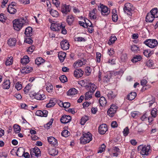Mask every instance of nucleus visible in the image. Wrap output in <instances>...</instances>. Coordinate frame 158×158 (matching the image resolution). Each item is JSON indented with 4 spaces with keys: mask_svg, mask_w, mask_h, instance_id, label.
I'll return each instance as SVG.
<instances>
[{
    "mask_svg": "<svg viewBox=\"0 0 158 158\" xmlns=\"http://www.w3.org/2000/svg\"><path fill=\"white\" fill-rule=\"evenodd\" d=\"M110 78L107 75H105L103 77V81L105 83H107L110 81Z\"/></svg>",
    "mask_w": 158,
    "mask_h": 158,
    "instance_id": "obj_64",
    "label": "nucleus"
},
{
    "mask_svg": "<svg viewBox=\"0 0 158 158\" xmlns=\"http://www.w3.org/2000/svg\"><path fill=\"white\" fill-rule=\"evenodd\" d=\"M117 109V106L116 105L112 104L111 105L110 108L107 111V113L110 116L113 117Z\"/></svg>",
    "mask_w": 158,
    "mask_h": 158,
    "instance_id": "obj_9",
    "label": "nucleus"
},
{
    "mask_svg": "<svg viewBox=\"0 0 158 158\" xmlns=\"http://www.w3.org/2000/svg\"><path fill=\"white\" fill-rule=\"evenodd\" d=\"M147 81L145 79L142 80L141 81V85L142 86H143V89L144 90H145L147 89L146 87H148V88L149 87V86L148 85L145 86L147 84Z\"/></svg>",
    "mask_w": 158,
    "mask_h": 158,
    "instance_id": "obj_36",
    "label": "nucleus"
},
{
    "mask_svg": "<svg viewBox=\"0 0 158 158\" xmlns=\"http://www.w3.org/2000/svg\"><path fill=\"white\" fill-rule=\"evenodd\" d=\"M35 64L38 65L44 63L45 60L41 57L37 58L35 60Z\"/></svg>",
    "mask_w": 158,
    "mask_h": 158,
    "instance_id": "obj_38",
    "label": "nucleus"
},
{
    "mask_svg": "<svg viewBox=\"0 0 158 158\" xmlns=\"http://www.w3.org/2000/svg\"><path fill=\"white\" fill-rule=\"evenodd\" d=\"M14 132L16 133H19L21 130V128L20 126L17 124H15L14 126Z\"/></svg>",
    "mask_w": 158,
    "mask_h": 158,
    "instance_id": "obj_48",
    "label": "nucleus"
},
{
    "mask_svg": "<svg viewBox=\"0 0 158 158\" xmlns=\"http://www.w3.org/2000/svg\"><path fill=\"white\" fill-rule=\"evenodd\" d=\"M31 70H32V67L26 66L23 68L21 71L23 73L27 74L29 73Z\"/></svg>",
    "mask_w": 158,
    "mask_h": 158,
    "instance_id": "obj_25",
    "label": "nucleus"
},
{
    "mask_svg": "<svg viewBox=\"0 0 158 158\" xmlns=\"http://www.w3.org/2000/svg\"><path fill=\"white\" fill-rule=\"evenodd\" d=\"M70 132L67 130H64L61 133V135L64 137H67L70 135Z\"/></svg>",
    "mask_w": 158,
    "mask_h": 158,
    "instance_id": "obj_53",
    "label": "nucleus"
},
{
    "mask_svg": "<svg viewBox=\"0 0 158 158\" xmlns=\"http://www.w3.org/2000/svg\"><path fill=\"white\" fill-rule=\"evenodd\" d=\"M96 11V9H93V11L89 12V16L90 18L93 19H96L97 17L95 12Z\"/></svg>",
    "mask_w": 158,
    "mask_h": 158,
    "instance_id": "obj_42",
    "label": "nucleus"
},
{
    "mask_svg": "<svg viewBox=\"0 0 158 158\" xmlns=\"http://www.w3.org/2000/svg\"><path fill=\"white\" fill-rule=\"evenodd\" d=\"M92 135L89 132L84 133L83 136L81 137L80 139L81 143L83 144H85L89 143L92 140Z\"/></svg>",
    "mask_w": 158,
    "mask_h": 158,
    "instance_id": "obj_3",
    "label": "nucleus"
},
{
    "mask_svg": "<svg viewBox=\"0 0 158 158\" xmlns=\"http://www.w3.org/2000/svg\"><path fill=\"white\" fill-rule=\"evenodd\" d=\"M136 96V93L135 92H131L127 95L126 99L129 101H132L135 98Z\"/></svg>",
    "mask_w": 158,
    "mask_h": 158,
    "instance_id": "obj_24",
    "label": "nucleus"
},
{
    "mask_svg": "<svg viewBox=\"0 0 158 158\" xmlns=\"http://www.w3.org/2000/svg\"><path fill=\"white\" fill-rule=\"evenodd\" d=\"M55 31H60L61 30V32L62 34L65 35L67 33V30L65 28L64 25H63L61 24L58 23V25L56 29H54Z\"/></svg>",
    "mask_w": 158,
    "mask_h": 158,
    "instance_id": "obj_12",
    "label": "nucleus"
},
{
    "mask_svg": "<svg viewBox=\"0 0 158 158\" xmlns=\"http://www.w3.org/2000/svg\"><path fill=\"white\" fill-rule=\"evenodd\" d=\"M146 65L148 67L152 68V69L155 68L153 61L151 60H149L147 61Z\"/></svg>",
    "mask_w": 158,
    "mask_h": 158,
    "instance_id": "obj_39",
    "label": "nucleus"
},
{
    "mask_svg": "<svg viewBox=\"0 0 158 158\" xmlns=\"http://www.w3.org/2000/svg\"><path fill=\"white\" fill-rule=\"evenodd\" d=\"M71 120V117L69 115H63L60 119L61 122L66 124L69 122Z\"/></svg>",
    "mask_w": 158,
    "mask_h": 158,
    "instance_id": "obj_11",
    "label": "nucleus"
},
{
    "mask_svg": "<svg viewBox=\"0 0 158 158\" xmlns=\"http://www.w3.org/2000/svg\"><path fill=\"white\" fill-rule=\"evenodd\" d=\"M130 49L134 53H137L140 51L139 47L135 44L131 45L130 46Z\"/></svg>",
    "mask_w": 158,
    "mask_h": 158,
    "instance_id": "obj_27",
    "label": "nucleus"
},
{
    "mask_svg": "<svg viewBox=\"0 0 158 158\" xmlns=\"http://www.w3.org/2000/svg\"><path fill=\"white\" fill-rule=\"evenodd\" d=\"M89 117L86 116L82 117L80 122V123L81 125H84L86 122L88 120Z\"/></svg>",
    "mask_w": 158,
    "mask_h": 158,
    "instance_id": "obj_45",
    "label": "nucleus"
},
{
    "mask_svg": "<svg viewBox=\"0 0 158 158\" xmlns=\"http://www.w3.org/2000/svg\"><path fill=\"white\" fill-rule=\"evenodd\" d=\"M33 29L32 27H28L25 29L24 34L27 37H30L32 35Z\"/></svg>",
    "mask_w": 158,
    "mask_h": 158,
    "instance_id": "obj_17",
    "label": "nucleus"
},
{
    "mask_svg": "<svg viewBox=\"0 0 158 158\" xmlns=\"http://www.w3.org/2000/svg\"><path fill=\"white\" fill-rule=\"evenodd\" d=\"M7 9V12L11 14H15L17 12L15 7H14L12 5H9Z\"/></svg>",
    "mask_w": 158,
    "mask_h": 158,
    "instance_id": "obj_20",
    "label": "nucleus"
},
{
    "mask_svg": "<svg viewBox=\"0 0 158 158\" xmlns=\"http://www.w3.org/2000/svg\"><path fill=\"white\" fill-rule=\"evenodd\" d=\"M106 146L104 144H102L101 147L99 148V149L98 151V153H101L105 150L106 148Z\"/></svg>",
    "mask_w": 158,
    "mask_h": 158,
    "instance_id": "obj_56",
    "label": "nucleus"
},
{
    "mask_svg": "<svg viewBox=\"0 0 158 158\" xmlns=\"http://www.w3.org/2000/svg\"><path fill=\"white\" fill-rule=\"evenodd\" d=\"M16 43V40L15 38H10L7 41V44L10 47L15 46Z\"/></svg>",
    "mask_w": 158,
    "mask_h": 158,
    "instance_id": "obj_22",
    "label": "nucleus"
},
{
    "mask_svg": "<svg viewBox=\"0 0 158 158\" xmlns=\"http://www.w3.org/2000/svg\"><path fill=\"white\" fill-rule=\"evenodd\" d=\"M32 84L30 83L28 84L24 89V91L25 94L27 93L28 91L31 89Z\"/></svg>",
    "mask_w": 158,
    "mask_h": 158,
    "instance_id": "obj_49",
    "label": "nucleus"
},
{
    "mask_svg": "<svg viewBox=\"0 0 158 158\" xmlns=\"http://www.w3.org/2000/svg\"><path fill=\"white\" fill-rule=\"evenodd\" d=\"M49 12L51 15L54 17H57L59 14L58 12L56 10L51 9L49 10Z\"/></svg>",
    "mask_w": 158,
    "mask_h": 158,
    "instance_id": "obj_33",
    "label": "nucleus"
},
{
    "mask_svg": "<svg viewBox=\"0 0 158 158\" xmlns=\"http://www.w3.org/2000/svg\"><path fill=\"white\" fill-rule=\"evenodd\" d=\"M60 45L61 48L64 50H67L69 47V43L66 40H64L60 43Z\"/></svg>",
    "mask_w": 158,
    "mask_h": 158,
    "instance_id": "obj_13",
    "label": "nucleus"
},
{
    "mask_svg": "<svg viewBox=\"0 0 158 158\" xmlns=\"http://www.w3.org/2000/svg\"><path fill=\"white\" fill-rule=\"evenodd\" d=\"M113 156L117 157L120 153V149L117 147H114L112 148Z\"/></svg>",
    "mask_w": 158,
    "mask_h": 158,
    "instance_id": "obj_29",
    "label": "nucleus"
},
{
    "mask_svg": "<svg viewBox=\"0 0 158 158\" xmlns=\"http://www.w3.org/2000/svg\"><path fill=\"white\" fill-rule=\"evenodd\" d=\"M10 82L9 80H6L2 84L3 88L5 89H8L10 88Z\"/></svg>",
    "mask_w": 158,
    "mask_h": 158,
    "instance_id": "obj_35",
    "label": "nucleus"
},
{
    "mask_svg": "<svg viewBox=\"0 0 158 158\" xmlns=\"http://www.w3.org/2000/svg\"><path fill=\"white\" fill-rule=\"evenodd\" d=\"M35 98L38 100H44L45 98V96L44 94H41L39 93H35Z\"/></svg>",
    "mask_w": 158,
    "mask_h": 158,
    "instance_id": "obj_30",
    "label": "nucleus"
},
{
    "mask_svg": "<svg viewBox=\"0 0 158 158\" xmlns=\"http://www.w3.org/2000/svg\"><path fill=\"white\" fill-rule=\"evenodd\" d=\"M85 60H83V61L81 60H78L77 61L75 62L74 63L73 66L74 68L81 67L83 65L85 64Z\"/></svg>",
    "mask_w": 158,
    "mask_h": 158,
    "instance_id": "obj_15",
    "label": "nucleus"
},
{
    "mask_svg": "<svg viewBox=\"0 0 158 158\" xmlns=\"http://www.w3.org/2000/svg\"><path fill=\"white\" fill-rule=\"evenodd\" d=\"M107 131V127L105 124H102L98 127V132L100 134H105Z\"/></svg>",
    "mask_w": 158,
    "mask_h": 158,
    "instance_id": "obj_10",
    "label": "nucleus"
},
{
    "mask_svg": "<svg viewBox=\"0 0 158 158\" xmlns=\"http://www.w3.org/2000/svg\"><path fill=\"white\" fill-rule=\"evenodd\" d=\"M60 103H61V105H60V106L61 107L63 106L65 108H68L70 106V103L68 102L63 103V102H60Z\"/></svg>",
    "mask_w": 158,
    "mask_h": 158,
    "instance_id": "obj_54",
    "label": "nucleus"
},
{
    "mask_svg": "<svg viewBox=\"0 0 158 158\" xmlns=\"http://www.w3.org/2000/svg\"><path fill=\"white\" fill-rule=\"evenodd\" d=\"M100 105L102 106H105L107 103V101L106 98L103 96L100 97L99 100Z\"/></svg>",
    "mask_w": 158,
    "mask_h": 158,
    "instance_id": "obj_32",
    "label": "nucleus"
},
{
    "mask_svg": "<svg viewBox=\"0 0 158 158\" xmlns=\"http://www.w3.org/2000/svg\"><path fill=\"white\" fill-rule=\"evenodd\" d=\"M71 10V6L69 5L62 4L61 7V11L64 16L70 12Z\"/></svg>",
    "mask_w": 158,
    "mask_h": 158,
    "instance_id": "obj_6",
    "label": "nucleus"
},
{
    "mask_svg": "<svg viewBox=\"0 0 158 158\" xmlns=\"http://www.w3.org/2000/svg\"><path fill=\"white\" fill-rule=\"evenodd\" d=\"M13 62V57H8L6 61V66H9L12 64Z\"/></svg>",
    "mask_w": 158,
    "mask_h": 158,
    "instance_id": "obj_47",
    "label": "nucleus"
},
{
    "mask_svg": "<svg viewBox=\"0 0 158 158\" xmlns=\"http://www.w3.org/2000/svg\"><path fill=\"white\" fill-rule=\"evenodd\" d=\"M75 20V17L72 15H69L67 16L66 21L68 24L71 26L73 24Z\"/></svg>",
    "mask_w": 158,
    "mask_h": 158,
    "instance_id": "obj_16",
    "label": "nucleus"
},
{
    "mask_svg": "<svg viewBox=\"0 0 158 158\" xmlns=\"http://www.w3.org/2000/svg\"><path fill=\"white\" fill-rule=\"evenodd\" d=\"M137 149L143 158H145L146 156H148L152 152L150 145H140L138 147Z\"/></svg>",
    "mask_w": 158,
    "mask_h": 158,
    "instance_id": "obj_1",
    "label": "nucleus"
},
{
    "mask_svg": "<svg viewBox=\"0 0 158 158\" xmlns=\"http://www.w3.org/2000/svg\"><path fill=\"white\" fill-rule=\"evenodd\" d=\"M117 39V38L116 37V36L115 35H112L109 40L108 44L109 45H111L112 44H114L115 41Z\"/></svg>",
    "mask_w": 158,
    "mask_h": 158,
    "instance_id": "obj_37",
    "label": "nucleus"
},
{
    "mask_svg": "<svg viewBox=\"0 0 158 158\" xmlns=\"http://www.w3.org/2000/svg\"><path fill=\"white\" fill-rule=\"evenodd\" d=\"M30 61L29 57L27 56H25L21 59V62L23 64H26Z\"/></svg>",
    "mask_w": 158,
    "mask_h": 158,
    "instance_id": "obj_28",
    "label": "nucleus"
},
{
    "mask_svg": "<svg viewBox=\"0 0 158 158\" xmlns=\"http://www.w3.org/2000/svg\"><path fill=\"white\" fill-rule=\"evenodd\" d=\"M25 152V149L23 147H20L17 150L16 155L17 156L19 157H22V154L21 155L20 152L23 153Z\"/></svg>",
    "mask_w": 158,
    "mask_h": 158,
    "instance_id": "obj_40",
    "label": "nucleus"
},
{
    "mask_svg": "<svg viewBox=\"0 0 158 158\" xmlns=\"http://www.w3.org/2000/svg\"><path fill=\"white\" fill-rule=\"evenodd\" d=\"M134 10V7L132 4L129 3L125 4L123 8L124 12L129 16H131L132 12Z\"/></svg>",
    "mask_w": 158,
    "mask_h": 158,
    "instance_id": "obj_4",
    "label": "nucleus"
},
{
    "mask_svg": "<svg viewBox=\"0 0 158 158\" xmlns=\"http://www.w3.org/2000/svg\"><path fill=\"white\" fill-rule=\"evenodd\" d=\"M129 133V130L128 127H126L123 131V135L124 136H127Z\"/></svg>",
    "mask_w": 158,
    "mask_h": 158,
    "instance_id": "obj_55",
    "label": "nucleus"
},
{
    "mask_svg": "<svg viewBox=\"0 0 158 158\" xmlns=\"http://www.w3.org/2000/svg\"><path fill=\"white\" fill-rule=\"evenodd\" d=\"M77 93V90L74 88L70 89L67 93L68 96L73 95L76 94Z\"/></svg>",
    "mask_w": 158,
    "mask_h": 158,
    "instance_id": "obj_23",
    "label": "nucleus"
},
{
    "mask_svg": "<svg viewBox=\"0 0 158 158\" xmlns=\"http://www.w3.org/2000/svg\"><path fill=\"white\" fill-rule=\"evenodd\" d=\"M143 53L144 56L147 57H149L152 54L151 51L148 49L143 50Z\"/></svg>",
    "mask_w": 158,
    "mask_h": 158,
    "instance_id": "obj_41",
    "label": "nucleus"
},
{
    "mask_svg": "<svg viewBox=\"0 0 158 158\" xmlns=\"http://www.w3.org/2000/svg\"><path fill=\"white\" fill-rule=\"evenodd\" d=\"M112 20L114 22H116L118 19V16L117 14L116 13V11H112Z\"/></svg>",
    "mask_w": 158,
    "mask_h": 158,
    "instance_id": "obj_44",
    "label": "nucleus"
},
{
    "mask_svg": "<svg viewBox=\"0 0 158 158\" xmlns=\"http://www.w3.org/2000/svg\"><path fill=\"white\" fill-rule=\"evenodd\" d=\"M49 154L52 156H54L56 155L58 153V151L55 149H52L49 151Z\"/></svg>",
    "mask_w": 158,
    "mask_h": 158,
    "instance_id": "obj_46",
    "label": "nucleus"
},
{
    "mask_svg": "<svg viewBox=\"0 0 158 158\" xmlns=\"http://www.w3.org/2000/svg\"><path fill=\"white\" fill-rule=\"evenodd\" d=\"M143 44L151 48H154L158 44V42L156 39H148L143 42Z\"/></svg>",
    "mask_w": 158,
    "mask_h": 158,
    "instance_id": "obj_5",
    "label": "nucleus"
},
{
    "mask_svg": "<svg viewBox=\"0 0 158 158\" xmlns=\"http://www.w3.org/2000/svg\"><path fill=\"white\" fill-rule=\"evenodd\" d=\"M15 87L18 90H20L22 88V85L20 82H18L15 85Z\"/></svg>",
    "mask_w": 158,
    "mask_h": 158,
    "instance_id": "obj_57",
    "label": "nucleus"
},
{
    "mask_svg": "<svg viewBox=\"0 0 158 158\" xmlns=\"http://www.w3.org/2000/svg\"><path fill=\"white\" fill-rule=\"evenodd\" d=\"M30 154L32 158H35V156L38 157L41 156V152L39 148L35 147L31 149Z\"/></svg>",
    "mask_w": 158,
    "mask_h": 158,
    "instance_id": "obj_7",
    "label": "nucleus"
},
{
    "mask_svg": "<svg viewBox=\"0 0 158 158\" xmlns=\"http://www.w3.org/2000/svg\"><path fill=\"white\" fill-rule=\"evenodd\" d=\"M60 81L62 83H65L67 81V78L65 75L60 76L59 78Z\"/></svg>",
    "mask_w": 158,
    "mask_h": 158,
    "instance_id": "obj_52",
    "label": "nucleus"
},
{
    "mask_svg": "<svg viewBox=\"0 0 158 158\" xmlns=\"http://www.w3.org/2000/svg\"><path fill=\"white\" fill-rule=\"evenodd\" d=\"M121 61L122 62H125L127 60V57L126 54H123L121 56Z\"/></svg>",
    "mask_w": 158,
    "mask_h": 158,
    "instance_id": "obj_51",
    "label": "nucleus"
},
{
    "mask_svg": "<svg viewBox=\"0 0 158 158\" xmlns=\"http://www.w3.org/2000/svg\"><path fill=\"white\" fill-rule=\"evenodd\" d=\"M142 59L141 56L139 55H136L134 56L133 58L131 60V61L133 63H136L139 61H140Z\"/></svg>",
    "mask_w": 158,
    "mask_h": 158,
    "instance_id": "obj_31",
    "label": "nucleus"
},
{
    "mask_svg": "<svg viewBox=\"0 0 158 158\" xmlns=\"http://www.w3.org/2000/svg\"><path fill=\"white\" fill-rule=\"evenodd\" d=\"M55 102L52 100H50L49 103L47 104L46 106L47 107L50 108L54 106L55 105Z\"/></svg>",
    "mask_w": 158,
    "mask_h": 158,
    "instance_id": "obj_59",
    "label": "nucleus"
},
{
    "mask_svg": "<svg viewBox=\"0 0 158 158\" xmlns=\"http://www.w3.org/2000/svg\"><path fill=\"white\" fill-rule=\"evenodd\" d=\"M101 54L99 52H97L96 55V58L97 62L99 63L101 61Z\"/></svg>",
    "mask_w": 158,
    "mask_h": 158,
    "instance_id": "obj_61",
    "label": "nucleus"
},
{
    "mask_svg": "<svg viewBox=\"0 0 158 158\" xmlns=\"http://www.w3.org/2000/svg\"><path fill=\"white\" fill-rule=\"evenodd\" d=\"M98 10L101 11L102 14L103 16L107 15L109 14L107 7L103 4L101 3L98 6Z\"/></svg>",
    "mask_w": 158,
    "mask_h": 158,
    "instance_id": "obj_8",
    "label": "nucleus"
},
{
    "mask_svg": "<svg viewBox=\"0 0 158 158\" xmlns=\"http://www.w3.org/2000/svg\"><path fill=\"white\" fill-rule=\"evenodd\" d=\"M85 87L86 89H89L90 91L93 93L97 88L96 86L94 84L91 82L89 83L88 85H85Z\"/></svg>",
    "mask_w": 158,
    "mask_h": 158,
    "instance_id": "obj_14",
    "label": "nucleus"
},
{
    "mask_svg": "<svg viewBox=\"0 0 158 158\" xmlns=\"http://www.w3.org/2000/svg\"><path fill=\"white\" fill-rule=\"evenodd\" d=\"M24 42L28 44H31L33 43V40L30 37H27L25 38Z\"/></svg>",
    "mask_w": 158,
    "mask_h": 158,
    "instance_id": "obj_58",
    "label": "nucleus"
},
{
    "mask_svg": "<svg viewBox=\"0 0 158 158\" xmlns=\"http://www.w3.org/2000/svg\"><path fill=\"white\" fill-rule=\"evenodd\" d=\"M84 73L83 71L80 69H76L74 72V76L77 78L82 77Z\"/></svg>",
    "mask_w": 158,
    "mask_h": 158,
    "instance_id": "obj_18",
    "label": "nucleus"
},
{
    "mask_svg": "<svg viewBox=\"0 0 158 158\" xmlns=\"http://www.w3.org/2000/svg\"><path fill=\"white\" fill-rule=\"evenodd\" d=\"M150 12L154 16L155 18L158 17V9L157 8L152 9L150 11Z\"/></svg>",
    "mask_w": 158,
    "mask_h": 158,
    "instance_id": "obj_34",
    "label": "nucleus"
},
{
    "mask_svg": "<svg viewBox=\"0 0 158 158\" xmlns=\"http://www.w3.org/2000/svg\"><path fill=\"white\" fill-rule=\"evenodd\" d=\"M26 23V20L23 18H21L14 20L13 23L14 29L16 31H19Z\"/></svg>",
    "mask_w": 158,
    "mask_h": 158,
    "instance_id": "obj_2",
    "label": "nucleus"
},
{
    "mask_svg": "<svg viewBox=\"0 0 158 158\" xmlns=\"http://www.w3.org/2000/svg\"><path fill=\"white\" fill-rule=\"evenodd\" d=\"M157 110L156 109H153L151 111V114L152 117L155 118L156 116Z\"/></svg>",
    "mask_w": 158,
    "mask_h": 158,
    "instance_id": "obj_63",
    "label": "nucleus"
},
{
    "mask_svg": "<svg viewBox=\"0 0 158 158\" xmlns=\"http://www.w3.org/2000/svg\"><path fill=\"white\" fill-rule=\"evenodd\" d=\"M48 140L50 144L53 145L55 146L57 145V140L53 136L48 137Z\"/></svg>",
    "mask_w": 158,
    "mask_h": 158,
    "instance_id": "obj_19",
    "label": "nucleus"
},
{
    "mask_svg": "<svg viewBox=\"0 0 158 158\" xmlns=\"http://www.w3.org/2000/svg\"><path fill=\"white\" fill-rule=\"evenodd\" d=\"M46 90L49 93H51L53 91V87L52 85L50 84H48L46 87Z\"/></svg>",
    "mask_w": 158,
    "mask_h": 158,
    "instance_id": "obj_50",
    "label": "nucleus"
},
{
    "mask_svg": "<svg viewBox=\"0 0 158 158\" xmlns=\"http://www.w3.org/2000/svg\"><path fill=\"white\" fill-rule=\"evenodd\" d=\"M155 17L150 12L148 13L146 17V22H152Z\"/></svg>",
    "mask_w": 158,
    "mask_h": 158,
    "instance_id": "obj_21",
    "label": "nucleus"
},
{
    "mask_svg": "<svg viewBox=\"0 0 158 158\" xmlns=\"http://www.w3.org/2000/svg\"><path fill=\"white\" fill-rule=\"evenodd\" d=\"M59 59L61 62L64 61L65 57L66 56V53L62 52H60L58 54Z\"/></svg>",
    "mask_w": 158,
    "mask_h": 158,
    "instance_id": "obj_26",
    "label": "nucleus"
},
{
    "mask_svg": "<svg viewBox=\"0 0 158 158\" xmlns=\"http://www.w3.org/2000/svg\"><path fill=\"white\" fill-rule=\"evenodd\" d=\"M107 97L110 99H112L114 98L115 96L113 94V92L110 91L107 94Z\"/></svg>",
    "mask_w": 158,
    "mask_h": 158,
    "instance_id": "obj_62",
    "label": "nucleus"
},
{
    "mask_svg": "<svg viewBox=\"0 0 158 158\" xmlns=\"http://www.w3.org/2000/svg\"><path fill=\"white\" fill-rule=\"evenodd\" d=\"M58 25V23H52L51 24V29L52 30L55 31L54 29H56Z\"/></svg>",
    "mask_w": 158,
    "mask_h": 158,
    "instance_id": "obj_60",
    "label": "nucleus"
},
{
    "mask_svg": "<svg viewBox=\"0 0 158 158\" xmlns=\"http://www.w3.org/2000/svg\"><path fill=\"white\" fill-rule=\"evenodd\" d=\"M93 92L89 91L87 92L85 95V100H87L89 98H90L92 97V95Z\"/></svg>",
    "mask_w": 158,
    "mask_h": 158,
    "instance_id": "obj_43",
    "label": "nucleus"
}]
</instances>
